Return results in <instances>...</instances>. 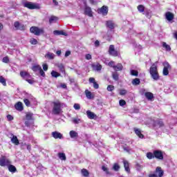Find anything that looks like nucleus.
Returning a JSON list of instances; mask_svg holds the SVG:
<instances>
[{
    "label": "nucleus",
    "instance_id": "nucleus-1",
    "mask_svg": "<svg viewBox=\"0 0 177 177\" xmlns=\"http://www.w3.org/2000/svg\"><path fill=\"white\" fill-rule=\"evenodd\" d=\"M149 73L154 81H158V80H160V76L158 75V71L157 70V62L156 64H153L151 66L149 69Z\"/></svg>",
    "mask_w": 177,
    "mask_h": 177
},
{
    "label": "nucleus",
    "instance_id": "nucleus-2",
    "mask_svg": "<svg viewBox=\"0 0 177 177\" xmlns=\"http://www.w3.org/2000/svg\"><path fill=\"white\" fill-rule=\"evenodd\" d=\"M53 114L57 115L62 113V107H63V104L60 102L57 101L53 102Z\"/></svg>",
    "mask_w": 177,
    "mask_h": 177
},
{
    "label": "nucleus",
    "instance_id": "nucleus-3",
    "mask_svg": "<svg viewBox=\"0 0 177 177\" xmlns=\"http://www.w3.org/2000/svg\"><path fill=\"white\" fill-rule=\"evenodd\" d=\"M24 8H27L28 9H39L41 7L39 6V4L37 3H32V2H25L24 3Z\"/></svg>",
    "mask_w": 177,
    "mask_h": 177
},
{
    "label": "nucleus",
    "instance_id": "nucleus-4",
    "mask_svg": "<svg viewBox=\"0 0 177 177\" xmlns=\"http://www.w3.org/2000/svg\"><path fill=\"white\" fill-rule=\"evenodd\" d=\"M10 164H12V162L10 160L8 159L6 156H1V157H0V167H8L10 165Z\"/></svg>",
    "mask_w": 177,
    "mask_h": 177
},
{
    "label": "nucleus",
    "instance_id": "nucleus-5",
    "mask_svg": "<svg viewBox=\"0 0 177 177\" xmlns=\"http://www.w3.org/2000/svg\"><path fill=\"white\" fill-rule=\"evenodd\" d=\"M30 31L35 35H41V34H44V28H39L37 26L31 27Z\"/></svg>",
    "mask_w": 177,
    "mask_h": 177
},
{
    "label": "nucleus",
    "instance_id": "nucleus-6",
    "mask_svg": "<svg viewBox=\"0 0 177 177\" xmlns=\"http://www.w3.org/2000/svg\"><path fill=\"white\" fill-rule=\"evenodd\" d=\"M163 71H162V75L165 76L168 75L169 74V71L171 70V65L169 63L165 62H163Z\"/></svg>",
    "mask_w": 177,
    "mask_h": 177
},
{
    "label": "nucleus",
    "instance_id": "nucleus-7",
    "mask_svg": "<svg viewBox=\"0 0 177 177\" xmlns=\"http://www.w3.org/2000/svg\"><path fill=\"white\" fill-rule=\"evenodd\" d=\"M98 13L103 15V16H106L107 13H109V8L106 6H103L101 8L98 9Z\"/></svg>",
    "mask_w": 177,
    "mask_h": 177
},
{
    "label": "nucleus",
    "instance_id": "nucleus-8",
    "mask_svg": "<svg viewBox=\"0 0 177 177\" xmlns=\"http://www.w3.org/2000/svg\"><path fill=\"white\" fill-rule=\"evenodd\" d=\"M153 156L155 158H157L158 160H162L164 158V156L162 155V151L160 150L154 151Z\"/></svg>",
    "mask_w": 177,
    "mask_h": 177
},
{
    "label": "nucleus",
    "instance_id": "nucleus-9",
    "mask_svg": "<svg viewBox=\"0 0 177 177\" xmlns=\"http://www.w3.org/2000/svg\"><path fill=\"white\" fill-rule=\"evenodd\" d=\"M109 53L112 56H115V57L118 56V52H117V50H115V49L114 48V45H111L109 46Z\"/></svg>",
    "mask_w": 177,
    "mask_h": 177
},
{
    "label": "nucleus",
    "instance_id": "nucleus-10",
    "mask_svg": "<svg viewBox=\"0 0 177 177\" xmlns=\"http://www.w3.org/2000/svg\"><path fill=\"white\" fill-rule=\"evenodd\" d=\"M84 14L86 16H88V17H93V12H92V9L88 6L85 7Z\"/></svg>",
    "mask_w": 177,
    "mask_h": 177
},
{
    "label": "nucleus",
    "instance_id": "nucleus-11",
    "mask_svg": "<svg viewBox=\"0 0 177 177\" xmlns=\"http://www.w3.org/2000/svg\"><path fill=\"white\" fill-rule=\"evenodd\" d=\"M153 127L156 129H158V128L164 127V123L162 122V120H158L154 122Z\"/></svg>",
    "mask_w": 177,
    "mask_h": 177
},
{
    "label": "nucleus",
    "instance_id": "nucleus-12",
    "mask_svg": "<svg viewBox=\"0 0 177 177\" xmlns=\"http://www.w3.org/2000/svg\"><path fill=\"white\" fill-rule=\"evenodd\" d=\"M155 175H157L158 177H162L164 176V171L161 169V167H158L156 169Z\"/></svg>",
    "mask_w": 177,
    "mask_h": 177
},
{
    "label": "nucleus",
    "instance_id": "nucleus-13",
    "mask_svg": "<svg viewBox=\"0 0 177 177\" xmlns=\"http://www.w3.org/2000/svg\"><path fill=\"white\" fill-rule=\"evenodd\" d=\"M52 136L54 139H63V134L59 133L58 131H53L52 133Z\"/></svg>",
    "mask_w": 177,
    "mask_h": 177
},
{
    "label": "nucleus",
    "instance_id": "nucleus-14",
    "mask_svg": "<svg viewBox=\"0 0 177 177\" xmlns=\"http://www.w3.org/2000/svg\"><path fill=\"white\" fill-rule=\"evenodd\" d=\"M14 27H15L16 30H25L26 28L24 25L20 24L19 21L14 23Z\"/></svg>",
    "mask_w": 177,
    "mask_h": 177
},
{
    "label": "nucleus",
    "instance_id": "nucleus-15",
    "mask_svg": "<svg viewBox=\"0 0 177 177\" xmlns=\"http://www.w3.org/2000/svg\"><path fill=\"white\" fill-rule=\"evenodd\" d=\"M174 15L171 12H167L165 13V19L167 21H172V19H174Z\"/></svg>",
    "mask_w": 177,
    "mask_h": 177
},
{
    "label": "nucleus",
    "instance_id": "nucleus-16",
    "mask_svg": "<svg viewBox=\"0 0 177 177\" xmlns=\"http://www.w3.org/2000/svg\"><path fill=\"white\" fill-rule=\"evenodd\" d=\"M20 75L25 80H26L28 78H31V75H30V73L26 71H21Z\"/></svg>",
    "mask_w": 177,
    "mask_h": 177
},
{
    "label": "nucleus",
    "instance_id": "nucleus-17",
    "mask_svg": "<svg viewBox=\"0 0 177 177\" xmlns=\"http://www.w3.org/2000/svg\"><path fill=\"white\" fill-rule=\"evenodd\" d=\"M133 131L137 135V136H138V138H140V139H143V138H145V136L142 134V131H140V129L138 128H134Z\"/></svg>",
    "mask_w": 177,
    "mask_h": 177
},
{
    "label": "nucleus",
    "instance_id": "nucleus-18",
    "mask_svg": "<svg viewBox=\"0 0 177 177\" xmlns=\"http://www.w3.org/2000/svg\"><path fill=\"white\" fill-rule=\"evenodd\" d=\"M92 67L94 71H100L102 70V65L100 64H93Z\"/></svg>",
    "mask_w": 177,
    "mask_h": 177
},
{
    "label": "nucleus",
    "instance_id": "nucleus-19",
    "mask_svg": "<svg viewBox=\"0 0 177 177\" xmlns=\"http://www.w3.org/2000/svg\"><path fill=\"white\" fill-rule=\"evenodd\" d=\"M69 136L71 139H77V138H78V133L74 130H72L69 132Z\"/></svg>",
    "mask_w": 177,
    "mask_h": 177
},
{
    "label": "nucleus",
    "instance_id": "nucleus-20",
    "mask_svg": "<svg viewBox=\"0 0 177 177\" xmlns=\"http://www.w3.org/2000/svg\"><path fill=\"white\" fill-rule=\"evenodd\" d=\"M123 164H124V167L126 172L129 174V172H131V169H129V163L128 162V161L124 160Z\"/></svg>",
    "mask_w": 177,
    "mask_h": 177
},
{
    "label": "nucleus",
    "instance_id": "nucleus-21",
    "mask_svg": "<svg viewBox=\"0 0 177 177\" xmlns=\"http://www.w3.org/2000/svg\"><path fill=\"white\" fill-rule=\"evenodd\" d=\"M15 107L18 111H23V103L19 102L15 104Z\"/></svg>",
    "mask_w": 177,
    "mask_h": 177
},
{
    "label": "nucleus",
    "instance_id": "nucleus-22",
    "mask_svg": "<svg viewBox=\"0 0 177 177\" xmlns=\"http://www.w3.org/2000/svg\"><path fill=\"white\" fill-rule=\"evenodd\" d=\"M106 27H108V28H111V30H113V28L115 27V24H114L113 21H106Z\"/></svg>",
    "mask_w": 177,
    "mask_h": 177
},
{
    "label": "nucleus",
    "instance_id": "nucleus-23",
    "mask_svg": "<svg viewBox=\"0 0 177 177\" xmlns=\"http://www.w3.org/2000/svg\"><path fill=\"white\" fill-rule=\"evenodd\" d=\"M86 115H87L88 118H89L90 120H93V118H95V117H96L95 113L91 111H87Z\"/></svg>",
    "mask_w": 177,
    "mask_h": 177
},
{
    "label": "nucleus",
    "instance_id": "nucleus-24",
    "mask_svg": "<svg viewBox=\"0 0 177 177\" xmlns=\"http://www.w3.org/2000/svg\"><path fill=\"white\" fill-rule=\"evenodd\" d=\"M12 143H14V145H16V146H19L20 142H19V139H17V136H13L11 138Z\"/></svg>",
    "mask_w": 177,
    "mask_h": 177
},
{
    "label": "nucleus",
    "instance_id": "nucleus-25",
    "mask_svg": "<svg viewBox=\"0 0 177 177\" xmlns=\"http://www.w3.org/2000/svg\"><path fill=\"white\" fill-rule=\"evenodd\" d=\"M145 97L148 100H151V101L153 100V99H154V95L151 92L145 93Z\"/></svg>",
    "mask_w": 177,
    "mask_h": 177
},
{
    "label": "nucleus",
    "instance_id": "nucleus-26",
    "mask_svg": "<svg viewBox=\"0 0 177 177\" xmlns=\"http://www.w3.org/2000/svg\"><path fill=\"white\" fill-rule=\"evenodd\" d=\"M45 57L46 59H49L50 60H52L53 59H55V54H53V53H47L45 55Z\"/></svg>",
    "mask_w": 177,
    "mask_h": 177
},
{
    "label": "nucleus",
    "instance_id": "nucleus-27",
    "mask_svg": "<svg viewBox=\"0 0 177 177\" xmlns=\"http://www.w3.org/2000/svg\"><path fill=\"white\" fill-rule=\"evenodd\" d=\"M57 67L59 68L61 73H66V69L64 68V65H63V64H57Z\"/></svg>",
    "mask_w": 177,
    "mask_h": 177
},
{
    "label": "nucleus",
    "instance_id": "nucleus-28",
    "mask_svg": "<svg viewBox=\"0 0 177 177\" xmlns=\"http://www.w3.org/2000/svg\"><path fill=\"white\" fill-rule=\"evenodd\" d=\"M85 95L87 97V99H93L94 96L92 95V93L89 91L88 90L85 91Z\"/></svg>",
    "mask_w": 177,
    "mask_h": 177
},
{
    "label": "nucleus",
    "instance_id": "nucleus-29",
    "mask_svg": "<svg viewBox=\"0 0 177 177\" xmlns=\"http://www.w3.org/2000/svg\"><path fill=\"white\" fill-rule=\"evenodd\" d=\"M8 168V171L10 172H12L14 174V172H16L17 169H16V167H15L14 165L10 164L8 166H7Z\"/></svg>",
    "mask_w": 177,
    "mask_h": 177
},
{
    "label": "nucleus",
    "instance_id": "nucleus-30",
    "mask_svg": "<svg viewBox=\"0 0 177 177\" xmlns=\"http://www.w3.org/2000/svg\"><path fill=\"white\" fill-rule=\"evenodd\" d=\"M123 66L121 64H118L116 66H113V69L115 71H121L122 70Z\"/></svg>",
    "mask_w": 177,
    "mask_h": 177
},
{
    "label": "nucleus",
    "instance_id": "nucleus-31",
    "mask_svg": "<svg viewBox=\"0 0 177 177\" xmlns=\"http://www.w3.org/2000/svg\"><path fill=\"white\" fill-rule=\"evenodd\" d=\"M162 46L163 48H165V50H167V52H170L171 46L169 45L163 41L162 42Z\"/></svg>",
    "mask_w": 177,
    "mask_h": 177
},
{
    "label": "nucleus",
    "instance_id": "nucleus-32",
    "mask_svg": "<svg viewBox=\"0 0 177 177\" xmlns=\"http://www.w3.org/2000/svg\"><path fill=\"white\" fill-rule=\"evenodd\" d=\"M57 20H58V18L57 17L51 16L49 18V23H50V24H52L53 23H56V21H57Z\"/></svg>",
    "mask_w": 177,
    "mask_h": 177
},
{
    "label": "nucleus",
    "instance_id": "nucleus-33",
    "mask_svg": "<svg viewBox=\"0 0 177 177\" xmlns=\"http://www.w3.org/2000/svg\"><path fill=\"white\" fill-rule=\"evenodd\" d=\"M51 77H53V78H57V77H60V73L56 72L55 71H52Z\"/></svg>",
    "mask_w": 177,
    "mask_h": 177
},
{
    "label": "nucleus",
    "instance_id": "nucleus-34",
    "mask_svg": "<svg viewBox=\"0 0 177 177\" xmlns=\"http://www.w3.org/2000/svg\"><path fill=\"white\" fill-rule=\"evenodd\" d=\"M58 157L60 160H62L63 161H66V154L64 153H59Z\"/></svg>",
    "mask_w": 177,
    "mask_h": 177
},
{
    "label": "nucleus",
    "instance_id": "nucleus-35",
    "mask_svg": "<svg viewBox=\"0 0 177 177\" xmlns=\"http://www.w3.org/2000/svg\"><path fill=\"white\" fill-rule=\"evenodd\" d=\"M82 174L84 177H88V176H89V171H88V170H86V169H82Z\"/></svg>",
    "mask_w": 177,
    "mask_h": 177
},
{
    "label": "nucleus",
    "instance_id": "nucleus-36",
    "mask_svg": "<svg viewBox=\"0 0 177 177\" xmlns=\"http://www.w3.org/2000/svg\"><path fill=\"white\" fill-rule=\"evenodd\" d=\"M147 158L149 160H153V158H154V153H153L151 152L147 153Z\"/></svg>",
    "mask_w": 177,
    "mask_h": 177
},
{
    "label": "nucleus",
    "instance_id": "nucleus-37",
    "mask_svg": "<svg viewBox=\"0 0 177 177\" xmlns=\"http://www.w3.org/2000/svg\"><path fill=\"white\" fill-rule=\"evenodd\" d=\"M102 169L104 171V172H105L106 175H110V171L106 166H102Z\"/></svg>",
    "mask_w": 177,
    "mask_h": 177
},
{
    "label": "nucleus",
    "instance_id": "nucleus-38",
    "mask_svg": "<svg viewBox=\"0 0 177 177\" xmlns=\"http://www.w3.org/2000/svg\"><path fill=\"white\" fill-rule=\"evenodd\" d=\"M42 68L39 65H35L32 68L34 71H39Z\"/></svg>",
    "mask_w": 177,
    "mask_h": 177
},
{
    "label": "nucleus",
    "instance_id": "nucleus-39",
    "mask_svg": "<svg viewBox=\"0 0 177 177\" xmlns=\"http://www.w3.org/2000/svg\"><path fill=\"white\" fill-rule=\"evenodd\" d=\"M30 43L31 44V45H37V44H38V40L34 38H31L30 39Z\"/></svg>",
    "mask_w": 177,
    "mask_h": 177
},
{
    "label": "nucleus",
    "instance_id": "nucleus-40",
    "mask_svg": "<svg viewBox=\"0 0 177 177\" xmlns=\"http://www.w3.org/2000/svg\"><path fill=\"white\" fill-rule=\"evenodd\" d=\"M133 85H139L140 84V80L138 78H136L132 81Z\"/></svg>",
    "mask_w": 177,
    "mask_h": 177
},
{
    "label": "nucleus",
    "instance_id": "nucleus-41",
    "mask_svg": "<svg viewBox=\"0 0 177 177\" xmlns=\"http://www.w3.org/2000/svg\"><path fill=\"white\" fill-rule=\"evenodd\" d=\"M0 82L3 85V86H6V80H5L2 76L0 77Z\"/></svg>",
    "mask_w": 177,
    "mask_h": 177
},
{
    "label": "nucleus",
    "instance_id": "nucleus-42",
    "mask_svg": "<svg viewBox=\"0 0 177 177\" xmlns=\"http://www.w3.org/2000/svg\"><path fill=\"white\" fill-rule=\"evenodd\" d=\"M138 10H139L140 13H143V12H145V6H143L142 5L138 6Z\"/></svg>",
    "mask_w": 177,
    "mask_h": 177
},
{
    "label": "nucleus",
    "instance_id": "nucleus-43",
    "mask_svg": "<svg viewBox=\"0 0 177 177\" xmlns=\"http://www.w3.org/2000/svg\"><path fill=\"white\" fill-rule=\"evenodd\" d=\"M127 90L121 89V90H120V93H120V95L121 96H124V95H127Z\"/></svg>",
    "mask_w": 177,
    "mask_h": 177
},
{
    "label": "nucleus",
    "instance_id": "nucleus-44",
    "mask_svg": "<svg viewBox=\"0 0 177 177\" xmlns=\"http://www.w3.org/2000/svg\"><path fill=\"white\" fill-rule=\"evenodd\" d=\"M131 74L132 75H135V77H138L139 73L138 72V71L131 70Z\"/></svg>",
    "mask_w": 177,
    "mask_h": 177
},
{
    "label": "nucleus",
    "instance_id": "nucleus-45",
    "mask_svg": "<svg viewBox=\"0 0 177 177\" xmlns=\"http://www.w3.org/2000/svg\"><path fill=\"white\" fill-rule=\"evenodd\" d=\"M106 89L109 92H112V91H114V86L109 85Z\"/></svg>",
    "mask_w": 177,
    "mask_h": 177
},
{
    "label": "nucleus",
    "instance_id": "nucleus-46",
    "mask_svg": "<svg viewBox=\"0 0 177 177\" xmlns=\"http://www.w3.org/2000/svg\"><path fill=\"white\" fill-rule=\"evenodd\" d=\"M113 169H114V171H118V169H120V165H118L117 163H115L113 165Z\"/></svg>",
    "mask_w": 177,
    "mask_h": 177
},
{
    "label": "nucleus",
    "instance_id": "nucleus-47",
    "mask_svg": "<svg viewBox=\"0 0 177 177\" xmlns=\"http://www.w3.org/2000/svg\"><path fill=\"white\" fill-rule=\"evenodd\" d=\"M113 78L115 80V81H118V73H113Z\"/></svg>",
    "mask_w": 177,
    "mask_h": 177
},
{
    "label": "nucleus",
    "instance_id": "nucleus-48",
    "mask_svg": "<svg viewBox=\"0 0 177 177\" xmlns=\"http://www.w3.org/2000/svg\"><path fill=\"white\" fill-rule=\"evenodd\" d=\"M73 108L75 109V110H80V109H81V106L80 105V104H75L73 105Z\"/></svg>",
    "mask_w": 177,
    "mask_h": 177
},
{
    "label": "nucleus",
    "instance_id": "nucleus-49",
    "mask_svg": "<svg viewBox=\"0 0 177 177\" xmlns=\"http://www.w3.org/2000/svg\"><path fill=\"white\" fill-rule=\"evenodd\" d=\"M26 81H27V82H28V84H34V82H35V81H34V80L30 78H28L26 80Z\"/></svg>",
    "mask_w": 177,
    "mask_h": 177
},
{
    "label": "nucleus",
    "instance_id": "nucleus-50",
    "mask_svg": "<svg viewBox=\"0 0 177 177\" xmlns=\"http://www.w3.org/2000/svg\"><path fill=\"white\" fill-rule=\"evenodd\" d=\"M119 104L120 106H125V104H127V102H125L124 100H120L119 101Z\"/></svg>",
    "mask_w": 177,
    "mask_h": 177
},
{
    "label": "nucleus",
    "instance_id": "nucleus-51",
    "mask_svg": "<svg viewBox=\"0 0 177 177\" xmlns=\"http://www.w3.org/2000/svg\"><path fill=\"white\" fill-rule=\"evenodd\" d=\"M108 66H109V67H113V68H114V67H115V63L113 61H111L109 64Z\"/></svg>",
    "mask_w": 177,
    "mask_h": 177
},
{
    "label": "nucleus",
    "instance_id": "nucleus-52",
    "mask_svg": "<svg viewBox=\"0 0 177 177\" xmlns=\"http://www.w3.org/2000/svg\"><path fill=\"white\" fill-rule=\"evenodd\" d=\"M74 124H80V121H81L79 118H73L72 120Z\"/></svg>",
    "mask_w": 177,
    "mask_h": 177
},
{
    "label": "nucleus",
    "instance_id": "nucleus-53",
    "mask_svg": "<svg viewBox=\"0 0 177 177\" xmlns=\"http://www.w3.org/2000/svg\"><path fill=\"white\" fill-rule=\"evenodd\" d=\"M53 34L55 35H62V30H54Z\"/></svg>",
    "mask_w": 177,
    "mask_h": 177
},
{
    "label": "nucleus",
    "instance_id": "nucleus-54",
    "mask_svg": "<svg viewBox=\"0 0 177 177\" xmlns=\"http://www.w3.org/2000/svg\"><path fill=\"white\" fill-rule=\"evenodd\" d=\"M32 118V113L26 114V120H31Z\"/></svg>",
    "mask_w": 177,
    "mask_h": 177
},
{
    "label": "nucleus",
    "instance_id": "nucleus-55",
    "mask_svg": "<svg viewBox=\"0 0 177 177\" xmlns=\"http://www.w3.org/2000/svg\"><path fill=\"white\" fill-rule=\"evenodd\" d=\"M3 63H9V57H4L3 58Z\"/></svg>",
    "mask_w": 177,
    "mask_h": 177
},
{
    "label": "nucleus",
    "instance_id": "nucleus-56",
    "mask_svg": "<svg viewBox=\"0 0 177 177\" xmlns=\"http://www.w3.org/2000/svg\"><path fill=\"white\" fill-rule=\"evenodd\" d=\"M24 102L26 106H27L28 107L30 106V100H28V99L24 100Z\"/></svg>",
    "mask_w": 177,
    "mask_h": 177
},
{
    "label": "nucleus",
    "instance_id": "nucleus-57",
    "mask_svg": "<svg viewBox=\"0 0 177 177\" xmlns=\"http://www.w3.org/2000/svg\"><path fill=\"white\" fill-rule=\"evenodd\" d=\"M86 60H91V59H92V55L91 54H87L85 56Z\"/></svg>",
    "mask_w": 177,
    "mask_h": 177
},
{
    "label": "nucleus",
    "instance_id": "nucleus-58",
    "mask_svg": "<svg viewBox=\"0 0 177 177\" xmlns=\"http://www.w3.org/2000/svg\"><path fill=\"white\" fill-rule=\"evenodd\" d=\"M39 73L41 77H45V72L43 71L42 68L39 71Z\"/></svg>",
    "mask_w": 177,
    "mask_h": 177
},
{
    "label": "nucleus",
    "instance_id": "nucleus-59",
    "mask_svg": "<svg viewBox=\"0 0 177 177\" xmlns=\"http://www.w3.org/2000/svg\"><path fill=\"white\" fill-rule=\"evenodd\" d=\"M93 88L95 89H99V84L96 82L93 83Z\"/></svg>",
    "mask_w": 177,
    "mask_h": 177
},
{
    "label": "nucleus",
    "instance_id": "nucleus-60",
    "mask_svg": "<svg viewBox=\"0 0 177 177\" xmlns=\"http://www.w3.org/2000/svg\"><path fill=\"white\" fill-rule=\"evenodd\" d=\"M43 69L44 70V71H48V64H43Z\"/></svg>",
    "mask_w": 177,
    "mask_h": 177
},
{
    "label": "nucleus",
    "instance_id": "nucleus-61",
    "mask_svg": "<svg viewBox=\"0 0 177 177\" xmlns=\"http://www.w3.org/2000/svg\"><path fill=\"white\" fill-rule=\"evenodd\" d=\"M7 120L8 121H12L13 120V116H12L11 115H7Z\"/></svg>",
    "mask_w": 177,
    "mask_h": 177
},
{
    "label": "nucleus",
    "instance_id": "nucleus-62",
    "mask_svg": "<svg viewBox=\"0 0 177 177\" xmlns=\"http://www.w3.org/2000/svg\"><path fill=\"white\" fill-rule=\"evenodd\" d=\"M70 55H71V51L70 50L66 51L65 57H68V56H70Z\"/></svg>",
    "mask_w": 177,
    "mask_h": 177
},
{
    "label": "nucleus",
    "instance_id": "nucleus-63",
    "mask_svg": "<svg viewBox=\"0 0 177 177\" xmlns=\"http://www.w3.org/2000/svg\"><path fill=\"white\" fill-rule=\"evenodd\" d=\"M89 82H91V83H92V84H93L94 82H95V78H93V77H90V78H89Z\"/></svg>",
    "mask_w": 177,
    "mask_h": 177
},
{
    "label": "nucleus",
    "instance_id": "nucleus-64",
    "mask_svg": "<svg viewBox=\"0 0 177 177\" xmlns=\"http://www.w3.org/2000/svg\"><path fill=\"white\" fill-rule=\"evenodd\" d=\"M149 177H158V176H157V174H150L149 175Z\"/></svg>",
    "mask_w": 177,
    "mask_h": 177
}]
</instances>
